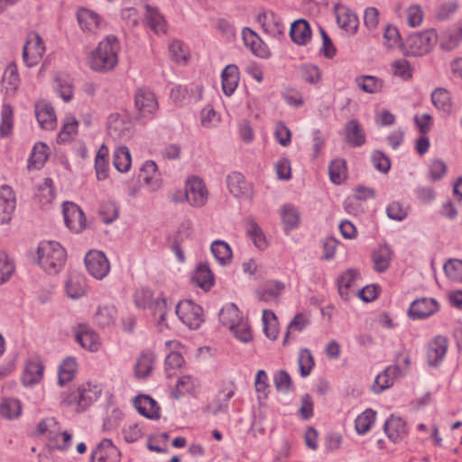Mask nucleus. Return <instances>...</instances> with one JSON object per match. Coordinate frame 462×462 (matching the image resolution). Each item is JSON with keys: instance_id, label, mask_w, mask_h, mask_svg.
<instances>
[{"instance_id": "nucleus-1", "label": "nucleus", "mask_w": 462, "mask_h": 462, "mask_svg": "<svg viewBox=\"0 0 462 462\" xmlns=\"http://www.w3.org/2000/svg\"><path fill=\"white\" fill-rule=\"evenodd\" d=\"M120 43L114 35L106 36L97 47L90 52L88 63L92 70L107 72L113 69L118 63V52Z\"/></svg>"}, {"instance_id": "nucleus-2", "label": "nucleus", "mask_w": 462, "mask_h": 462, "mask_svg": "<svg viewBox=\"0 0 462 462\" xmlns=\"http://www.w3.org/2000/svg\"><path fill=\"white\" fill-rule=\"evenodd\" d=\"M40 266L50 274L58 273L64 266L67 254L61 245L56 241H42L37 249Z\"/></svg>"}, {"instance_id": "nucleus-3", "label": "nucleus", "mask_w": 462, "mask_h": 462, "mask_svg": "<svg viewBox=\"0 0 462 462\" xmlns=\"http://www.w3.org/2000/svg\"><path fill=\"white\" fill-rule=\"evenodd\" d=\"M100 394L101 388L98 385L87 383L70 393L62 402L68 406L76 403L78 406L77 410L83 411L97 401Z\"/></svg>"}, {"instance_id": "nucleus-4", "label": "nucleus", "mask_w": 462, "mask_h": 462, "mask_svg": "<svg viewBox=\"0 0 462 462\" xmlns=\"http://www.w3.org/2000/svg\"><path fill=\"white\" fill-rule=\"evenodd\" d=\"M45 45L39 33L31 32L23 47V60L27 67H34L42 60L45 53Z\"/></svg>"}, {"instance_id": "nucleus-5", "label": "nucleus", "mask_w": 462, "mask_h": 462, "mask_svg": "<svg viewBox=\"0 0 462 462\" xmlns=\"http://www.w3.org/2000/svg\"><path fill=\"white\" fill-rule=\"evenodd\" d=\"M175 311L180 320L191 329L198 328L204 321L202 308L191 300L180 301Z\"/></svg>"}, {"instance_id": "nucleus-6", "label": "nucleus", "mask_w": 462, "mask_h": 462, "mask_svg": "<svg viewBox=\"0 0 462 462\" xmlns=\"http://www.w3.org/2000/svg\"><path fill=\"white\" fill-rule=\"evenodd\" d=\"M437 34L433 30H428L408 37L406 44L408 52L413 56L427 54L436 42Z\"/></svg>"}, {"instance_id": "nucleus-7", "label": "nucleus", "mask_w": 462, "mask_h": 462, "mask_svg": "<svg viewBox=\"0 0 462 462\" xmlns=\"http://www.w3.org/2000/svg\"><path fill=\"white\" fill-rule=\"evenodd\" d=\"M88 272L96 279L101 280L110 271V263L106 254L101 251H89L85 256Z\"/></svg>"}, {"instance_id": "nucleus-8", "label": "nucleus", "mask_w": 462, "mask_h": 462, "mask_svg": "<svg viewBox=\"0 0 462 462\" xmlns=\"http://www.w3.org/2000/svg\"><path fill=\"white\" fill-rule=\"evenodd\" d=\"M185 198L188 203L196 208L204 206L208 200V190L202 180L189 178L185 185Z\"/></svg>"}, {"instance_id": "nucleus-9", "label": "nucleus", "mask_w": 462, "mask_h": 462, "mask_svg": "<svg viewBox=\"0 0 462 462\" xmlns=\"http://www.w3.org/2000/svg\"><path fill=\"white\" fill-rule=\"evenodd\" d=\"M64 221L68 228L79 233L86 227V218L82 209L73 202H64L62 205Z\"/></svg>"}, {"instance_id": "nucleus-10", "label": "nucleus", "mask_w": 462, "mask_h": 462, "mask_svg": "<svg viewBox=\"0 0 462 462\" xmlns=\"http://www.w3.org/2000/svg\"><path fill=\"white\" fill-rule=\"evenodd\" d=\"M448 341L444 336L439 335L431 339L427 346V362L430 366H439L448 351Z\"/></svg>"}, {"instance_id": "nucleus-11", "label": "nucleus", "mask_w": 462, "mask_h": 462, "mask_svg": "<svg viewBox=\"0 0 462 462\" xmlns=\"http://www.w3.org/2000/svg\"><path fill=\"white\" fill-rule=\"evenodd\" d=\"M77 20L82 31L97 33L106 25L104 19L96 12L80 7L77 12Z\"/></svg>"}, {"instance_id": "nucleus-12", "label": "nucleus", "mask_w": 462, "mask_h": 462, "mask_svg": "<svg viewBox=\"0 0 462 462\" xmlns=\"http://www.w3.org/2000/svg\"><path fill=\"white\" fill-rule=\"evenodd\" d=\"M134 104L143 116H152L158 110L155 95L148 88H138L134 95Z\"/></svg>"}, {"instance_id": "nucleus-13", "label": "nucleus", "mask_w": 462, "mask_h": 462, "mask_svg": "<svg viewBox=\"0 0 462 462\" xmlns=\"http://www.w3.org/2000/svg\"><path fill=\"white\" fill-rule=\"evenodd\" d=\"M121 453L110 439H104L92 451L91 462H119Z\"/></svg>"}, {"instance_id": "nucleus-14", "label": "nucleus", "mask_w": 462, "mask_h": 462, "mask_svg": "<svg viewBox=\"0 0 462 462\" xmlns=\"http://www.w3.org/2000/svg\"><path fill=\"white\" fill-rule=\"evenodd\" d=\"M439 310V304L434 299L421 298L411 302L408 315L412 319H424Z\"/></svg>"}, {"instance_id": "nucleus-15", "label": "nucleus", "mask_w": 462, "mask_h": 462, "mask_svg": "<svg viewBox=\"0 0 462 462\" xmlns=\"http://www.w3.org/2000/svg\"><path fill=\"white\" fill-rule=\"evenodd\" d=\"M35 116L41 128L53 130L57 125L53 106L46 100H39L34 106Z\"/></svg>"}, {"instance_id": "nucleus-16", "label": "nucleus", "mask_w": 462, "mask_h": 462, "mask_svg": "<svg viewBox=\"0 0 462 462\" xmlns=\"http://www.w3.org/2000/svg\"><path fill=\"white\" fill-rule=\"evenodd\" d=\"M383 431L393 443L400 442L408 434L406 422L401 418L391 415L383 424Z\"/></svg>"}, {"instance_id": "nucleus-17", "label": "nucleus", "mask_w": 462, "mask_h": 462, "mask_svg": "<svg viewBox=\"0 0 462 462\" xmlns=\"http://www.w3.org/2000/svg\"><path fill=\"white\" fill-rule=\"evenodd\" d=\"M76 341L85 349L91 352L98 350L99 337L97 334L88 325L80 324L75 333Z\"/></svg>"}, {"instance_id": "nucleus-18", "label": "nucleus", "mask_w": 462, "mask_h": 462, "mask_svg": "<svg viewBox=\"0 0 462 462\" xmlns=\"http://www.w3.org/2000/svg\"><path fill=\"white\" fill-rule=\"evenodd\" d=\"M15 208V198L9 186L0 188V224L7 223Z\"/></svg>"}, {"instance_id": "nucleus-19", "label": "nucleus", "mask_w": 462, "mask_h": 462, "mask_svg": "<svg viewBox=\"0 0 462 462\" xmlns=\"http://www.w3.org/2000/svg\"><path fill=\"white\" fill-rule=\"evenodd\" d=\"M402 375V373L398 365H390L375 377L372 390L379 393L391 387L394 380Z\"/></svg>"}, {"instance_id": "nucleus-20", "label": "nucleus", "mask_w": 462, "mask_h": 462, "mask_svg": "<svg viewBox=\"0 0 462 462\" xmlns=\"http://www.w3.org/2000/svg\"><path fill=\"white\" fill-rule=\"evenodd\" d=\"M227 187L231 194L238 199H248L251 196V186L239 172H232L227 176Z\"/></svg>"}, {"instance_id": "nucleus-21", "label": "nucleus", "mask_w": 462, "mask_h": 462, "mask_svg": "<svg viewBox=\"0 0 462 462\" xmlns=\"http://www.w3.org/2000/svg\"><path fill=\"white\" fill-rule=\"evenodd\" d=\"M359 277L360 274L356 269H347L338 277L337 291L344 300H349L351 295L354 294L352 289L356 286V282Z\"/></svg>"}, {"instance_id": "nucleus-22", "label": "nucleus", "mask_w": 462, "mask_h": 462, "mask_svg": "<svg viewBox=\"0 0 462 462\" xmlns=\"http://www.w3.org/2000/svg\"><path fill=\"white\" fill-rule=\"evenodd\" d=\"M137 411L151 420L160 418V406L157 402L149 395H138L134 401Z\"/></svg>"}, {"instance_id": "nucleus-23", "label": "nucleus", "mask_w": 462, "mask_h": 462, "mask_svg": "<svg viewBox=\"0 0 462 462\" xmlns=\"http://www.w3.org/2000/svg\"><path fill=\"white\" fill-rule=\"evenodd\" d=\"M242 36L245 46L249 47L255 56L260 58H268L270 56L268 47L254 31L245 28L242 32Z\"/></svg>"}, {"instance_id": "nucleus-24", "label": "nucleus", "mask_w": 462, "mask_h": 462, "mask_svg": "<svg viewBox=\"0 0 462 462\" xmlns=\"http://www.w3.org/2000/svg\"><path fill=\"white\" fill-rule=\"evenodd\" d=\"M44 367L39 359H29L26 362L22 376V382L25 386L34 385L42 380Z\"/></svg>"}, {"instance_id": "nucleus-25", "label": "nucleus", "mask_w": 462, "mask_h": 462, "mask_svg": "<svg viewBox=\"0 0 462 462\" xmlns=\"http://www.w3.org/2000/svg\"><path fill=\"white\" fill-rule=\"evenodd\" d=\"M337 23L340 28L344 29L350 35L355 34L359 26L357 15L347 7L337 9Z\"/></svg>"}, {"instance_id": "nucleus-26", "label": "nucleus", "mask_w": 462, "mask_h": 462, "mask_svg": "<svg viewBox=\"0 0 462 462\" xmlns=\"http://www.w3.org/2000/svg\"><path fill=\"white\" fill-rule=\"evenodd\" d=\"M290 35L293 42L299 45L306 44L311 38V29L304 19H299L291 23Z\"/></svg>"}, {"instance_id": "nucleus-27", "label": "nucleus", "mask_w": 462, "mask_h": 462, "mask_svg": "<svg viewBox=\"0 0 462 462\" xmlns=\"http://www.w3.org/2000/svg\"><path fill=\"white\" fill-rule=\"evenodd\" d=\"M393 251L387 245H379L373 254L374 268L377 273L385 272L392 262Z\"/></svg>"}, {"instance_id": "nucleus-28", "label": "nucleus", "mask_w": 462, "mask_h": 462, "mask_svg": "<svg viewBox=\"0 0 462 462\" xmlns=\"http://www.w3.org/2000/svg\"><path fill=\"white\" fill-rule=\"evenodd\" d=\"M221 78L223 92L229 97L235 92L238 85L239 72L237 66L233 64L226 66L222 71Z\"/></svg>"}, {"instance_id": "nucleus-29", "label": "nucleus", "mask_w": 462, "mask_h": 462, "mask_svg": "<svg viewBox=\"0 0 462 462\" xmlns=\"http://www.w3.org/2000/svg\"><path fill=\"white\" fill-rule=\"evenodd\" d=\"M284 290V284L278 281H270L264 283L255 291L257 299L261 301L268 302L277 300Z\"/></svg>"}, {"instance_id": "nucleus-30", "label": "nucleus", "mask_w": 462, "mask_h": 462, "mask_svg": "<svg viewBox=\"0 0 462 462\" xmlns=\"http://www.w3.org/2000/svg\"><path fill=\"white\" fill-rule=\"evenodd\" d=\"M78 364L74 357H67L59 366L58 383L64 386L67 383L73 380L77 373Z\"/></svg>"}, {"instance_id": "nucleus-31", "label": "nucleus", "mask_w": 462, "mask_h": 462, "mask_svg": "<svg viewBox=\"0 0 462 462\" xmlns=\"http://www.w3.org/2000/svg\"><path fill=\"white\" fill-rule=\"evenodd\" d=\"M196 284L203 289L208 291L214 285V275L208 263H199L192 277Z\"/></svg>"}, {"instance_id": "nucleus-32", "label": "nucleus", "mask_w": 462, "mask_h": 462, "mask_svg": "<svg viewBox=\"0 0 462 462\" xmlns=\"http://www.w3.org/2000/svg\"><path fill=\"white\" fill-rule=\"evenodd\" d=\"M60 426L54 417L42 420L37 425V435H45L50 440L57 441L60 436Z\"/></svg>"}, {"instance_id": "nucleus-33", "label": "nucleus", "mask_w": 462, "mask_h": 462, "mask_svg": "<svg viewBox=\"0 0 462 462\" xmlns=\"http://www.w3.org/2000/svg\"><path fill=\"white\" fill-rule=\"evenodd\" d=\"M346 137L353 147H359L365 143V134L358 121L355 119L346 124Z\"/></svg>"}, {"instance_id": "nucleus-34", "label": "nucleus", "mask_w": 462, "mask_h": 462, "mask_svg": "<svg viewBox=\"0 0 462 462\" xmlns=\"http://www.w3.org/2000/svg\"><path fill=\"white\" fill-rule=\"evenodd\" d=\"M329 179L336 185L342 184L347 177L346 162L342 158H337L331 161L328 166Z\"/></svg>"}, {"instance_id": "nucleus-35", "label": "nucleus", "mask_w": 462, "mask_h": 462, "mask_svg": "<svg viewBox=\"0 0 462 462\" xmlns=\"http://www.w3.org/2000/svg\"><path fill=\"white\" fill-rule=\"evenodd\" d=\"M245 230L247 236L251 238L254 245L260 250L267 247L265 236L259 225L253 219L247 218L245 221Z\"/></svg>"}, {"instance_id": "nucleus-36", "label": "nucleus", "mask_w": 462, "mask_h": 462, "mask_svg": "<svg viewBox=\"0 0 462 462\" xmlns=\"http://www.w3.org/2000/svg\"><path fill=\"white\" fill-rule=\"evenodd\" d=\"M219 320L224 326L228 327L230 330L234 329L236 325L241 321L238 308L234 303L226 305L219 312Z\"/></svg>"}, {"instance_id": "nucleus-37", "label": "nucleus", "mask_w": 462, "mask_h": 462, "mask_svg": "<svg viewBox=\"0 0 462 462\" xmlns=\"http://www.w3.org/2000/svg\"><path fill=\"white\" fill-rule=\"evenodd\" d=\"M85 288V280L79 273H71L65 284L66 292L71 299H78L84 295Z\"/></svg>"}, {"instance_id": "nucleus-38", "label": "nucleus", "mask_w": 462, "mask_h": 462, "mask_svg": "<svg viewBox=\"0 0 462 462\" xmlns=\"http://www.w3.org/2000/svg\"><path fill=\"white\" fill-rule=\"evenodd\" d=\"M0 414L8 420H14L22 414V404L17 399L4 398L0 403Z\"/></svg>"}, {"instance_id": "nucleus-39", "label": "nucleus", "mask_w": 462, "mask_h": 462, "mask_svg": "<svg viewBox=\"0 0 462 462\" xmlns=\"http://www.w3.org/2000/svg\"><path fill=\"white\" fill-rule=\"evenodd\" d=\"M131 154L126 146H120L116 149L113 154V164L120 172H127L131 168Z\"/></svg>"}, {"instance_id": "nucleus-40", "label": "nucleus", "mask_w": 462, "mask_h": 462, "mask_svg": "<svg viewBox=\"0 0 462 462\" xmlns=\"http://www.w3.org/2000/svg\"><path fill=\"white\" fill-rule=\"evenodd\" d=\"M211 252L216 260L222 265H226L231 262L232 250L227 243L222 240L214 241L211 244Z\"/></svg>"}, {"instance_id": "nucleus-41", "label": "nucleus", "mask_w": 462, "mask_h": 462, "mask_svg": "<svg viewBox=\"0 0 462 462\" xmlns=\"http://www.w3.org/2000/svg\"><path fill=\"white\" fill-rule=\"evenodd\" d=\"M154 362V355L152 352H144L140 357L137 359L135 364V375L137 378H145L147 377L152 368Z\"/></svg>"}, {"instance_id": "nucleus-42", "label": "nucleus", "mask_w": 462, "mask_h": 462, "mask_svg": "<svg viewBox=\"0 0 462 462\" xmlns=\"http://www.w3.org/2000/svg\"><path fill=\"white\" fill-rule=\"evenodd\" d=\"M376 418V412L372 409H366L359 414L355 420V429L359 435L368 432L374 425Z\"/></svg>"}, {"instance_id": "nucleus-43", "label": "nucleus", "mask_w": 462, "mask_h": 462, "mask_svg": "<svg viewBox=\"0 0 462 462\" xmlns=\"http://www.w3.org/2000/svg\"><path fill=\"white\" fill-rule=\"evenodd\" d=\"M48 147L43 143H36L32 151L31 156L28 160L29 169H40L43 166L48 159L47 153Z\"/></svg>"}, {"instance_id": "nucleus-44", "label": "nucleus", "mask_w": 462, "mask_h": 462, "mask_svg": "<svg viewBox=\"0 0 462 462\" xmlns=\"http://www.w3.org/2000/svg\"><path fill=\"white\" fill-rule=\"evenodd\" d=\"M145 19L150 28L156 33L165 32V23L163 17L156 8L146 5Z\"/></svg>"}, {"instance_id": "nucleus-45", "label": "nucleus", "mask_w": 462, "mask_h": 462, "mask_svg": "<svg viewBox=\"0 0 462 462\" xmlns=\"http://www.w3.org/2000/svg\"><path fill=\"white\" fill-rule=\"evenodd\" d=\"M19 75L14 64L9 65L3 75L2 83L5 88L6 94H14L19 86Z\"/></svg>"}, {"instance_id": "nucleus-46", "label": "nucleus", "mask_w": 462, "mask_h": 462, "mask_svg": "<svg viewBox=\"0 0 462 462\" xmlns=\"http://www.w3.org/2000/svg\"><path fill=\"white\" fill-rule=\"evenodd\" d=\"M263 322L265 336L272 340H275L278 337L279 329L277 317L274 312L270 310H263Z\"/></svg>"}, {"instance_id": "nucleus-47", "label": "nucleus", "mask_w": 462, "mask_h": 462, "mask_svg": "<svg viewBox=\"0 0 462 462\" xmlns=\"http://www.w3.org/2000/svg\"><path fill=\"white\" fill-rule=\"evenodd\" d=\"M431 101L437 109L444 113L451 111L452 104L449 93L445 88H437L431 94Z\"/></svg>"}, {"instance_id": "nucleus-48", "label": "nucleus", "mask_w": 462, "mask_h": 462, "mask_svg": "<svg viewBox=\"0 0 462 462\" xmlns=\"http://www.w3.org/2000/svg\"><path fill=\"white\" fill-rule=\"evenodd\" d=\"M156 163L152 161H146L140 169L138 181L143 182L146 185H152V189H156L159 186L157 183L153 184V179L156 175ZM155 182H157V180Z\"/></svg>"}, {"instance_id": "nucleus-49", "label": "nucleus", "mask_w": 462, "mask_h": 462, "mask_svg": "<svg viewBox=\"0 0 462 462\" xmlns=\"http://www.w3.org/2000/svg\"><path fill=\"white\" fill-rule=\"evenodd\" d=\"M116 312L114 306L99 307L95 315V321L102 328L109 327L114 323Z\"/></svg>"}, {"instance_id": "nucleus-50", "label": "nucleus", "mask_w": 462, "mask_h": 462, "mask_svg": "<svg viewBox=\"0 0 462 462\" xmlns=\"http://www.w3.org/2000/svg\"><path fill=\"white\" fill-rule=\"evenodd\" d=\"M357 86L366 93H377L383 85V81L374 76H362L356 79Z\"/></svg>"}, {"instance_id": "nucleus-51", "label": "nucleus", "mask_w": 462, "mask_h": 462, "mask_svg": "<svg viewBox=\"0 0 462 462\" xmlns=\"http://www.w3.org/2000/svg\"><path fill=\"white\" fill-rule=\"evenodd\" d=\"M392 73L402 80H409L412 78V68L409 61L403 58L393 60L391 63Z\"/></svg>"}, {"instance_id": "nucleus-52", "label": "nucleus", "mask_w": 462, "mask_h": 462, "mask_svg": "<svg viewBox=\"0 0 462 462\" xmlns=\"http://www.w3.org/2000/svg\"><path fill=\"white\" fill-rule=\"evenodd\" d=\"M298 365L302 377L308 376L314 367L315 362L312 354L308 348H302L298 356Z\"/></svg>"}, {"instance_id": "nucleus-53", "label": "nucleus", "mask_w": 462, "mask_h": 462, "mask_svg": "<svg viewBox=\"0 0 462 462\" xmlns=\"http://www.w3.org/2000/svg\"><path fill=\"white\" fill-rule=\"evenodd\" d=\"M14 111L10 105L4 104L1 110L0 135L8 136L13 129Z\"/></svg>"}, {"instance_id": "nucleus-54", "label": "nucleus", "mask_w": 462, "mask_h": 462, "mask_svg": "<svg viewBox=\"0 0 462 462\" xmlns=\"http://www.w3.org/2000/svg\"><path fill=\"white\" fill-rule=\"evenodd\" d=\"M273 383L278 392L288 393L292 388V380L285 370H278L273 374Z\"/></svg>"}, {"instance_id": "nucleus-55", "label": "nucleus", "mask_w": 462, "mask_h": 462, "mask_svg": "<svg viewBox=\"0 0 462 462\" xmlns=\"http://www.w3.org/2000/svg\"><path fill=\"white\" fill-rule=\"evenodd\" d=\"M184 363V358L177 351H171L165 358V373L168 377L175 374L176 370L180 368Z\"/></svg>"}, {"instance_id": "nucleus-56", "label": "nucleus", "mask_w": 462, "mask_h": 462, "mask_svg": "<svg viewBox=\"0 0 462 462\" xmlns=\"http://www.w3.org/2000/svg\"><path fill=\"white\" fill-rule=\"evenodd\" d=\"M446 275L452 281L462 282V261L449 259L443 266Z\"/></svg>"}, {"instance_id": "nucleus-57", "label": "nucleus", "mask_w": 462, "mask_h": 462, "mask_svg": "<svg viewBox=\"0 0 462 462\" xmlns=\"http://www.w3.org/2000/svg\"><path fill=\"white\" fill-rule=\"evenodd\" d=\"M14 271V264L6 253L0 251V284L6 282Z\"/></svg>"}, {"instance_id": "nucleus-58", "label": "nucleus", "mask_w": 462, "mask_h": 462, "mask_svg": "<svg viewBox=\"0 0 462 462\" xmlns=\"http://www.w3.org/2000/svg\"><path fill=\"white\" fill-rule=\"evenodd\" d=\"M282 218L285 229L291 230L299 223V213L293 207L284 206L282 209Z\"/></svg>"}, {"instance_id": "nucleus-59", "label": "nucleus", "mask_w": 462, "mask_h": 462, "mask_svg": "<svg viewBox=\"0 0 462 462\" xmlns=\"http://www.w3.org/2000/svg\"><path fill=\"white\" fill-rule=\"evenodd\" d=\"M55 89L65 102L71 100L73 97V86L69 79H56Z\"/></svg>"}, {"instance_id": "nucleus-60", "label": "nucleus", "mask_w": 462, "mask_h": 462, "mask_svg": "<svg viewBox=\"0 0 462 462\" xmlns=\"http://www.w3.org/2000/svg\"><path fill=\"white\" fill-rule=\"evenodd\" d=\"M99 215L106 224H110L118 217V209L112 202H106L100 206Z\"/></svg>"}, {"instance_id": "nucleus-61", "label": "nucleus", "mask_w": 462, "mask_h": 462, "mask_svg": "<svg viewBox=\"0 0 462 462\" xmlns=\"http://www.w3.org/2000/svg\"><path fill=\"white\" fill-rule=\"evenodd\" d=\"M383 44L388 48L399 46L401 44V36L398 29L388 24L383 32Z\"/></svg>"}, {"instance_id": "nucleus-62", "label": "nucleus", "mask_w": 462, "mask_h": 462, "mask_svg": "<svg viewBox=\"0 0 462 462\" xmlns=\"http://www.w3.org/2000/svg\"><path fill=\"white\" fill-rule=\"evenodd\" d=\"M372 163L374 167L381 172L386 173L391 167V162L388 156L380 151H374L372 153Z\"/></svg>"}, {"instance_id": "nucleus-63", "label": "nucleus", "mask_w": 462, "mask_h": 462, "mask_svg": "<svg viewBox=\"0 0 462 462\" xmlns=\"http://www.w3.org/2000/svg\"><path fill=\"white\" fill-rule=\"evenodd\" d=\"M154 300L152 292L149 289H140L134 293V302L138 308L149 309Z\"/></svg>"}, {"instance_id": "nucleus-64", "label": "nucleus", "mask_w": 462, "mask_h": 462, "mask_svg": "<svg viewBox=\"0 0 462 462\" xmlns=\"http://www.w3.org/2000/svg\"><path fill=\"white\" fill-rule=\"evenodd\" d=\"M154 316H158L159 323L163 324L167 314V302L164 297H157L149 308Z\"/></svg>"}]
</instances>
